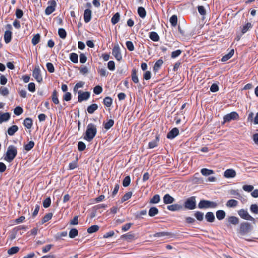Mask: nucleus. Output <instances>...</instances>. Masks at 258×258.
Masks as SVG:
<instances>
[{"label":"nucleus","instance_id":"1","mask_svg":"<svg viewBox=\"0 0 258 258\" xmlns=\"http://www.w3.org/2000/svg\"><path fill=\"white\" fill-rule=\"evenodd\" d=\"M96 134V125L93 123H89L87 126V128L85 133L84 139L86 140L87 141L90 142L95 137Z\"/></svg>","mask_w":258,"mask_h":258},{"label":"nucleus","instance_id":"2","mask_svg":"<svg viewBox=\"0 0 258 258\" xmlns=\"http://www.w3.org/2000/svg\"><path fill=\"white\" fill-rule=\"evenodd\" d=\"M17 155V148L13 145L8 147L7 152L4 155V160L8 162H12Z\"/></svg>","mask_w":258,"mask_h":258},{"label":"nucleus","instance_id":"3","mask_svg":"<svg viewBox=\"0 0 258 258\" xmlns=\"http://www.w3.org/2000/svg\"><path fill=\"white\" fill-rule=\"evenodd\" d=\"M219 204L216 202L208 200H201L198 204V208L200 209L215 208Z\"/></svg>","mask_w":258,"mask_h":258},{"label":"nucleus","instance_id":"4","mask_svg":"<svg viewBox=\"0 0 258 258\" xmlns=\"http://www.w3.org/2000/svg\"><path fill=\"white\" fill-rule=\"evenodd\" d=\"M184 207L188 210H194L196 208V200L195 197L187 198L184 202Z\"/></svg>","mask_w":258,"mask_h":258},{"label":"nucleus","instance_id":"5","mask_svg":"<svg viewBox=\"0 0 258 258\" xmlns=\"http://www.w3.org/2000/svg\"><path fill=\"white\" fill-rule=\"evenodd\" d=\"M251 230V226L248 222H242L240 226L239 233L244 235L248 233Z\"/></svg>","mask_w":258,"mask_h":258},{"label":"nucleus","instance_id":"6","mask_svg":"<svg viewBox=\"0 0 258 258\" xmlns=\"http://www.w3.org/2000/svg\"><path fill=\"white\" fill-rule=\"evenodd\" d=\"M239 118V115L236 112H231L230 113L227 114L223 117V123H225L227 122H230L231 120H237Z\"/></svg>","mask_w":258,"mask_h":258},{"label":"nucleus","instance_id":"7","mask_svg":"<svg viewBox=\"0 0 258 258\" xmlns=\"http://www.w3.org/2000/svg\"><path fill=\"white\" fill-rule=\"evenodd\" d=\"M238 214L243 219L249 221H253L254 220V218L251 216L246 210L243 209H240L238 211Z\"/></svg>","mask_w":258,"mask_h":258},{"label":"nucleus","instance_id":"8","mask_svg":"<svg viewBox=\"0 0 258 258\" xmlns=\"http://www.w3.org/2000/svg\"><path fill=\"white\" fill-rule=\"evenodd\" d=\"M32 76L38 82L41 83L42 81V77L39 66H35L32 73Z\"/></svg>","mask_w":258,"mask_h":258},{"label":"nucleus","instance_id":"9","mask_svg":"<svg viewBox=\"0 0 258 258\" xmlns=\"http://www.w3.org/2000/svg\"><path fill=\"white\" fill-rule=\"evenodd\" d=\"M112 55L118 61L122 59V55L120 52L119 46L118 44L115 45L112 49Z\"/></svg>","mask_w":258,"mask_h":258},{"label":"nucleus","instance_id":"10","mask_svg":"<svg viewBox=\"0 0 258 258\" xmlns=\"http://www.w3.org/2000/svg\"><path fill=\"white\" fill-rule=\"evenodd\" d=\"M48 4L49 5L47 7L45 10V13L46 15H49L55 11L56 6V3L54 0L51 1Z\"/></svg>","mask_w":258,"mask_h":258},{"label":"nucleus","instance_id":"11","mask_svg":"<svg viewBox=\"0 0 258 258\" xmlns=\"http://www.w3.org/2000/svg\"><path fill=\"white\" fill-rule=\"evenodd\" d=\"M174 236V234L170 232H158L156 233L153 235V236L155 237H163L164 238L163 239H164L166 238H171Z\"/></svg>","mask_w":258,"mask_h":258},{"label":"nucleus","instance_id":"12","mask_svg":"<svg viewBox=\"0 0 258 258\" xmlns=\"http://www.w3.org/2000/svg\"><path fill=\"white\" fill-rule=\"evenodd\" d=\"M78 93V101L79 102L88 100L90 96V93L89 92H82L81 91H79Z\"/></svg>","mask_w":258,"mask_h":258},{"label":"nucleus","instance_id":"13","mask_svg":"<svg viewBox=\"0 0 258 258\" xmlns=\"http://www.w3.org/2000/svg\"><path fill=\"white\" fill-rule=\"evenodd\" d=\"M179 134V130L177 127L172 129L167 135V138L169 139H173Z\"/></svg>","mask_w":258,"mask_h":258},{"label":"nucleus","instance_id":"14","mask_svg":"<svg viewBox=\"0 0 258 258\" xmlns=\"http://www.w3.org/2000/svg\"><path fill=\"white\" fill-rule=\"evenodd\" d=\"M224 176L226 178H233L236 176V172L232 169H227L224 173Z\"/></svg>","mask_w":258,"mask_h":258},{"label":"nucleus","instance_id":"15","mask_svg":"<svg viewBox=\"0 0 258 258\" xmlns=\"http://www.w3.org/2000/svg\"><path fill=\"white\" fill-rule=\"evenodd\" d=\"M11 114L9 112L2 113L0 112V124L3 122L7 121L10 119Z\"/></svg>","mask_w":258,"mask_h":258},{"label":"nucleus","instance_id":"16","mask_svg":"<svg viewBox=\"0 0 258 258\" xmlns=\"http://www.w3.org/2000/svg\"><path fill=\"white\" fill-rule=\"evenodd\" d=\"M163 202L165 204H170L173 203L175 200L174 199L171 197L169 194H166L163 198Z\"/></svg>","mask_w":258,"mask_h":258},{"label":"nucleus","instance_id":"17","mask_svg":"<svg viewBox=\"0 0 258 258\" xmlns=\"http://www.w3.org/2000/svg\"><path fill=\"white\" fill-rule=\"evenodd\" d=\"M92 12L90 9H86L84 14V19L86 23H88L91 19Z\"/></svg>","mask_w":258,"mask_h":258},{"label":"nucleus","instance_id":"18","mask_svg":"<svg viewBox=\"0 0 258 258\" xmlns=\"http://www.w3.org/2000/svg\"><path fill=\"white\" fill-rule=\"evenodd\" d=\"M182 209V206L178 204H173L167 206V209L171 211H176Z\"/></svg>","mask_w":258,"mask_h":258},{"label":"nucleus","instance_id":"19","mask_svg":"<svg viewBox=\"0 0 258 258\" xmlns=\"http://www.w3.org/2000/svg\"><path fill=\"white\" fill-rule=\"evenodd\" d=\"M18 127L16 125H13L10 127L7 131L9 135L12 136L18 131Z\"/></svg>","mask_w":258,"mask_h":258},{"label":"nucleus","instance_id":"20","mask_svg":"<svg viewBox=\"0 0 258 258\" xmlns=\"http://www.w3.org/2000/svg\"><path fill=\"white\" fill-rule=\"evenodd\" d=\"M12 33L11 31L7 30L5 32L4 40L6 43H9L12 39Z\"/></svg>","mask_w":258,"mask_h":258},{"label":"nucleus","instance_id":"21","mask_svg":"<svg viewBox=\"0 0 258 258\" xmlns=\"http://www.w3.org/2000/svg\"><path fill=\"white\" fill-rule=\"evenodd\" d=\"M238 202L237 201H236L235 200L231 199V200H228L227 202V203L226 204V206L228 208H235L238 205Z\"/></svg>","mask_w":258,"mask_h":258},{"label":"nucleus","instance_id":"22","mask_svg":"<svg viewBox=\"0 0 258 258\" xmlns=\"http://www.w3.org/2000/svg\"><path fill=\"white\" fill-rule=\"evenodd\" d=\"M216 215L217 218L219 220H222L225 218V217L226 216V213L224 212V211L220 210H218L216 212Z\"/></svg>","mask_w":258,"mask_h":258},{"label":"nucleus","instance_id":"23","mask_svg":"<svg viewBox=\"0 0 258 258\" xmlns=\"http://www.w3.org/2000/svg\"><path fill=\"white\" fill-rule=\"evenodd\" d=\"M234 53V49H231L228 54H225L222 57L221 61L223 62L226 61L233 55Z\"/></svg>","mask_w":258,"mask_h":258},{"label":"nucleus","instance_id":"24","mask_svg":"<svg viewBox=\"0 0 258 258\" xmlns=\"http://www.w3.org/2000/svg\"><path fill=\"white\" fill-rule=\"evenodd\" d=\"M205 218L207 221L209 222H213L215 220V216L213 214V213L211 212H209L207 213L205 216Z\"/></svg>","mask_w":258,"mask_h":258},{"label":"nucleus","instance_id":"25","mask_svg":"<svg viewBox=\"0 0 258 258\" xmlns=\"http://www.w3.org/2000/svg\"><path fill=\"white\" fill-rule=\"evenodd\" d=\"M98 108L97 104H92L87 107V111L90 114L93 113Z\"/></svg>","mask_w":258,"mask_h":258},{"label":"nucleus","instance_id":"26","mask_svg":"<svg viewBox=\"0 0 258 258\" xmlns=\"http://www.w3.org/2000/svg\"><path fill=\"white\" fill-rule=\"evenodd\" d=\"M228 222L233 225H237L239 223V219L235 216H230L228 219Z\"/></svg>","mask_w":258,"mask_h":258},{"label":"nucleus","instance_id":"27","mask_svg":"<svg viewBox=\"0 0 258 258\" xmlns=\"http://www.w3.org/2000/svg\"><path fill=\"white\" fill-rule=\"evenodd\" d=\"M24 125L27 128H31L32 125V120L30 118H26L24 119L23 122Z\"/></svg>","mask_w":258,"mask_h":258},{"label":"nucleus","instance_id":"28","mask_svg":"<svg viewBox=\"0 0 258 258\" xmlns=\"http://www.w3.org/2000/svg\"><path fill=\"white\" fill-rule=\"evenodd\" d=\"M159 138L158 136H156L155 140L150 142L149 143V148L150 149L154 148V147L157 146L158 142H159Z\"/></svg>","mask_w":258,"mask_h":258},{"label":"nucleus","instance_id":"29","mask_svg":"<svg viewBox=\"0 0 258 258\" xmlns=\"http://www.w3.org/2000/svg\"><path fill=\"white\" fill-rule=\"evenodd\" d=\"M150 38L153 41H158L159 40V36L158 34L155 32H151L149 35Z\"/></svg>","mask_w":258,"mask_h":258},{"label":"nucleus","instance_id":"30","mask_svg":"<svg viewBox=\"0 0 258 258\" xmlns=\"http://www.w3.org/2000/svg\"><path fill=\"white\" fill-rule=\"evenodd\" d=\"M103 104L107 107H110L112 104V98L110 97H106L103 99Z\"/></svg>","mask_w":258,"mask_h":258},{"label":"nucleus","instance_id":"31","mask_svg":"<svg viewBox=\"0 0 258 258\" xmlns=\"http://www.w3.org/2000/svg\"><path fill=\"white\" fill-rule=\"evenodd\" d=\"M138 13L140 17L145 18L146 16V11L145 9L142 7H139L138 9Z\"/></svg>","mask_w":258,"mask_h":258},{"label":"nucleus","instance_id":"32","mask_svg":"<svg viewBox=\"0 0 258 258\" xmlns=\"http://www.w3.org/2000/svg\"><path fill=\"white\" fill-rule=\"evenodd\" d=\"M52 215H53V214L52 213H47L42 219L41 224H43L46 223V222L48 221L49 220H50L52 218Z\"/></svg>","mask_w":258,"mask_h":258},{"label":"nucleus","instance_id":"33","mask_svg":"<svg viewBox=\"0 0 258 258\" xmlns=\"http://www.w3.org/2000/svg\"><path fill=\"white\" fill-rule=\"evenodd\" d=\"M120 19V14L118 13H115L111 18V23L113 25L117 23Z\"/></svg>","mask_w":258,"mask_h":258},{"label":"nucleus","instance_id":"34","mask_svg":"<svg viewBox=\"0 0 258 258\" xmlns=\"http://www.w3.org/2000/svg\"><path fill=\"white\" fill-rule=\"evenodd\" d=\"M159 211L157 208L156 207H151L149 211V215L150 217H153L158 214Z\"/></svg>","mask_w":258,"mask_h":258},{"label":"nucleus","instance_id":"35","mask_svg":"<svg viewBox=\"0 0 258 258\" xmlns=\"http://www.w3.org/2000/svg\"><path fill=\"white\" fill-rule=\"evenodd\" d=\"M201 172V173L204 176H208L214 173L213 170L208 169L207 168H203Z\"/></svg>","mask_w":258,"mask_h":258},{"label":"nucleus","instance_id":"36","mask_svg":"<svg viewBox=\"0 0 258 258\" xmlns=\"http://www.w3.org/2000/svg\"><path fill=\"white\" fill-rule=\"evenodd\" d=\"M132 79L135 83L139 82V79L137 75V71L136 69H133L132 72Z\"/></svg>","mask_w":258,"mask_h":258},{"label":"nucleus","instance_id":"37","mask_svg":"<svg viewBox=\"0 0 258 258\" xmlns=\"http://www.w3.org/2000/svg\"><path fill=\"white\" fill-rule=\"evenodd\" d=\"M70 59L74 63L78 62V55L76 53H71L70 54Z\"/></svg>","mask_w":258,"mask_h":258},{"label":"nucleus","instance_id":"38","mask_svg":"<svg viewBox=\"0 0 258 258\" xmlns=\"http://www.w3.org/2000/svg\"><path fill=\"white\" fill-rule=\"evenodd\" d=\"M40 39V35L39 34L35 35L32 39V43L33 45H36L38 44Z\"/></svg>","mask_w":258,"mask_h":258},{"label":"nucleus","instance_id":"39","mask_svg":"<svg viewBox=\"0 0 258 258\" xmlns=\"http://www.w3.org/2000/svg\"><path fill=\"white\" fill-rule=\"evenodd\" d=\"M99 227L98 225H94L90 226L87 229V232L89 233H93L97 231L99 229Z\"/></svg>","mask_w":258,"mask_h":258},{"label":"nucleus","instance_id":"40","mask_svg":"<svg viewBox=\"0 0 258 258\" xmlns=\"http://www.w3.org/2000/svg\"><path fill=\"white\" fill-rule=\"evenodd\" d=\"M78 234V231L76 228H72L69 232V237L71 238H74L76 237Z\"/></svg>","mask_w":258,"mask_h":258},{"label":"nucleus","instance_id":"41","mask_svg":"<svg viewBox=\"0 0 258 258\" xmlns=\"http://www.w3.org/2000/svg\"><path fill=\"white\" fill-rule=\"evenodd\" d=\"M19 249L18 246L12 247L8 250V253L10 255L15 254L19 251Z\"/></svg>","mask_w":258,"mask_h":258},{"label":"nucleus","instance_id":"42","mask_svg":"<svg viewBox=\"0 0 258 258\" xmlns=\"http://www.w3.org/2000/svg\"><path fill=\"white\" fill-rule=\"evenodd\" d=\"M52 100L55 104L59 103V100L57 97V93L56 90H54L52 95Z\"/></svg>","mask_w":258,"mask_h":258},{"label":"nucleus","instance_id":"43","mask_svg":"<svg viewBox=\"0 0 258 258\" xmlns=\"http://www.w3.org/2000/svg\"><path fill=\"white\" fill-rule=\"evenodd\" d=\"M114 124V120L113 119L108 120L106 123L104 124V127L106 130H109L110 128Z\"/></svg>","mask_w":258,"mask_h":258},{"label":"nucleus","instance_id":"44","mask_svg":"<svg viewBox=\"0 0 258 258\" xmlns=\"http://www.w3.org/2000/svg\"><path fill=\"white\" fill-rule=\"evenodd\" d=\"M163 63V61L162 59H158L155 63L154 66V70L155 71H157L159 70V69L161 67V66L162 65Z\"/></svg>","mask_w":258,"mask_h":258},{"label":"nucleus","instance_id":"45","mask_svg":"<svg viewBox=\"0 0 258 258\" xmlns=\"http://www.w3.org/2000/svg\"><path fill=\"white\" fill-rule=\"evenodd\" d=\"M252 27V25L250 23H247L244 25L241 29L242 34L245 33L250 28Z\"/></svg>","mask_w":258,"mask_h":258},{"label":"nucleus","instance_id":"46","mask_svg":"<svg viewBox=\"0 0 258 258\" xmlns=\"http://www.w3.org/2000/svg\"><path fill=\"white\" fill-rule=\"evenodd\" d=\"M59 36L62 38L64 39L67 36V33L66 30L63 28H59L58 30Z\"/></svg>","mask_w":258,"mask_h":258},{"label":"nucleus","instance_id":"47","mask_svg":"<svg viewBox=\"0 0 258 258\" xmlns=\"http://www.w3.org/2000/svg\"><path fill=\"white\" fill-rule=\"evenodd\" d=\"M34 146V142L32 141H30L28 144L25 145L24 149L25 150L28 151L31 150Z\"/></svg>","mask_w":258,"mask_h":258},{"label":"nucleus","instance_id":"48","mask_svg":"<svg viewBox=\"0 0 258 258\" xmlns=\"http://www.w3.org/2000/svg\"><path fill=\"white\" fill-rule=\"evenodd\" d=\"M250 211L254 214H258V206L256 204H252L250 207Z\"/></svg>","mask_w":258,"mask_h":258},{"label":"nucleus","instance_id":"49","mask_svg":"<svg viewBox=\"0 0 258 258\" xmlns=\"http://www.w3.org/2000/svg\"><path fill=\"white\" fill-rule=\"evenodd\" d=\"M195 216L197 218V219L199 221H202L204 219V213L200 212L197 211L195 214Z\"/></svg>","mask_w":258,"mask_h":258},{"label":"nucleus","instance_id":"50","mask_svg":"<svg viewBox=\"0 0 258 258\" xmlns=\"http://www.w3.org/2000/svg\"><path fill=\"white\" fill-rule=\"evenodd\" d=\"M170 22L172 26L175 27L177 25V17L176 15H173L170 18Z\"/></svg>","mask_w":258,"mask_h":258},{"label":"nucleus","instance_id":"51","mask_svg":"<svg viewBox=\"0 0 258 258\" xmlns=\"http://www.w3.org/2000/svg\"><path fill=\"white\" fill-rule=\"evenodd\" d=\"M51 204V199L49 197H48L46 198L43 201V206L45 208H48Z\"/></svg>","mask_w":258,"mask_h":258},{"label":"nucleus","instance_id":"52","mask_svg":"<svg viewBox=\"0 0 258 258\" xmlns=\"http://www.w3.org/2000/svg\"><path fill=\"white\" fill-rule=\"evenodd\" d=\"M131 183V178L129 176L125 177L123 180L122 185L124 187L128 186Z\"/></svg>","mask_w":258,"mask_h":258},{"label":"nucleus","instance_id":"53","mask_svg":"<svg viewBox=\"0 0 258 258\" xmlns=\"http://www.w3.org/2000/svg\"><path fill=\"white\" fill-rule=\"evenodd\" d=\"M160 198L159 195H155L151 199L150 203L153 204H157L160 202Z\"/></svg>","mask_w":258,"mask_h":258},{"label":"nucleus","instance_id":"54","mask_svg":"<svg viewBox=\"0 0 258 258\" xmlns=\"http://www.w3.org/2000/svg\"><path fill=\"white\" fill-rule=\"evenodd\" d=\"M132 196V192L129 191L126 193L121 199V203H123L131 198Z\"/></svg>","mask_w":258,"mask_h":258},{"label":"nucleus","instance_id":"55","mask_svg":"<svg viewBox=\"0 0 258 258\" xmlns=\"http://www.w3.org/2000/svg\"><path fill=\"white\" fill-rule=\"evenodd\" d=\"M126 46L128 50L132 51L134 50L135 47L133 43L131 41H127L126 42Z\"/></svg>","mask_w":258,"mask_h":258},{"label":"nucleus","instance_id":"56","mask_svg":"<svg viewBox=\"0 0 258 258\" xmlns=\"http://www.w3.org/2000/svg\"><path fill=\"white\" fill-rule=\"evenodd\" d=\"M122 237L127 241H130L134 238L135 235L131 233H127L123 235Z\"/></svg>","mask_w":258,"mask_h":258},{"label":"nucleus","instance_id":"57","mask_svg":"<svg viewBox=\"0 0 258 258\" xmlns=\"http://www.w3.org/2000/svg\"><path fill=\"white\" fill-rule=\"evenodd\" d=\"M0 93L3 96H7L9 93V91L7 88L1 87L0 88Z\"/></svg>","mask_w":258,"mask_h":258},{"label":"nucleus","instance_id":"58","mask_svg":"<svg viewBox=\"0 0 258 258\" xmlns=\"http://www.w3.org/2000/svg\"><path fill=\"white\" fill-rule=\"evenodd\" d=\"M230 194L234 196V198L239 199L241 197V195L237 190H231Z\"/></svg>","mask_w":258,"mask_h":258},{"label":"nucleus","instance_id":"59","mask_svg":"<svg viewBox=\"0 0 258 258\" xmlns=\"http://www.w3.org/2000/svg\"><path fill=\"white\" fill-rule=\"evenodd\" d=\"M198 10L199 13L202 16H205L206 14V11L203 6H199L198 7Z\"/></svg>","mask_w":258,"mask_h":258},{"label":"nucleus","instance_id":"60","mask_svg":"<svg viewBox=\"0 0 258 258\" xmlns=\"http://www.w3.org/2000/svg\"><path fill=\"white\" fill-rule=\"evenodd\" d=\"M46 68L49 72L52 73L54 72V68L52 63L47 62L46 63Z\"/></svg>","mask_w":258,"mask_h":258},{"label":"nucleus","instance_id":"61","mask_svg":"<svg viewBox=\"0 0 258 258\" xmlns=\"http://www.w3.org/2000/svg\"><path fill=\"white\" fill-rule=\"evenodd\" d=\"M23 110L22 107L20 106L16 107L14 110V113L16 115H20L23 113Z\"/></svg>","mask_w":258,"mask_h":258},{"label":"nucleus","instance_id":"62","mask_svg":"<svg viewBox=\"0 0 258 258\" xmlns=\"http://www.w3.org/2000/svg\"><path fill=\"white\" fill-rule=\"evenodd\" d=\"M253 186L251 185H244L242 186L243 189L247 192H250L253 189Z\"/></svg>","mask_w":258,"mask_h":258},{"label":"nucleus","instance_id":"63","mask_svg":"<svg viewBox=\"0 0 258 258\" xmlns=\"http://www.w3.org/2000/svg\"><path fill=\"white\" fill-rule=\"evenodd\" d=\"M181 52H182V51L181 50H180V49L176 50L175 51H173L171 53V56L173 58H176L177 56H178L181 53Z\"/></svg>","mask_w":258,"mask_h":258},{"label":"nucleus","instance_id":"64","mask_svg":"<svg viewBox=\"0 0 258 258\" xmlns=\"http://www.w3.org/2000/svg\"><path fill=\"white\" fill-rule=\"evenodd\" d=\"M93 92L96 94H99L102 92V88L100 86H96L94 88Z\"/></svg>","mask_w":258,"mask_h":258}]
</instances>
